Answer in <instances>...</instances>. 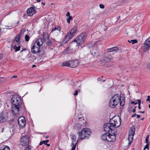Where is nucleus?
<instances>
[{"label":"nucleus","mask_w":150,"mask_h":150,"mask_svg":"<svg viewBox=\"0 0 150 150\" xmlns=\"http://www.w3.org/2000/svg\"><path fill=\"white\" fill-rule=\"evenodd\" d=\"M12 104L11 111L13 115L18 114L19 109L22 110H25V108L21 97L18 95L14 94L13 95L11 99Z\"/></svg>","instance_id":"obj_1"},{"label":"nucleus","mask_w":150,"mask_h":150,"mask_svg":"<svg viewBox=\"0 0 150 150\" xmlns=\"http://www.w3.org/2000/svg\"><path fill=\"white\" fill-rule=\"evenodd\" d=\"M125 101L124 98L122 100L121 99L120 95L115 94L110 99L109 106L112 108H114L120 103V105L123 106L125 105Z\"/></svg>","instance_id":"obj_2"},{"label":"nucleus","mask_w":150,"mask_h":150,"mask_svg":"<svg viewBox=\"0 0 150 150\" xmlns=\"http://www.w3.org/2000/svg\"><path fill=\"white\" fill-rule=\"evenodd\" d=\"M86 38V34L85 33H81L75 39L72 41L71 44L75 43L76 46H78V47L81 48L85 45L84 41Z\"/></svg>","instance_id":"obj_3"},{"label":"nucleus","mask_w":150,"mask_h":150,"mask_svg":"<svg viewBox=\"0 0 150 150\" xmlns=\"http://www.w3.org/2000/svg\"><path fill=\"white\" fill-rule=\"evenodd\" d=\"M99 44H100V42L97 40L95 42L90 43L88 44L92 55L94 56L96 55L97 56L99 55L98 49V45Z\"/></svg>","instance_id":"obj_4"},{"label":"nucleus","mask_w":150,"mask_h":150,"mask_svg":"<svg viewBox=\"0 0 150 150\" xmlns=\"http://www.w3.org/2000/svg\"><path fill=\"white\" fill-rule=\"evenodd\" d=\"M36 40L34 44L31 47V52L33 54H36L38 53V54H39V57H42V55L45 54V51L43 50L42 51L40 50L39 47H36L35 46H37L38 45H40V43H41V41L39 40Z\"/></svg>","instance_id":"obj_5"},{"label":"nucleus","mask_w":150,"mask_h":150,"mask_svg":"<svg viewBox=\"0 0 150 150\" xmlns=\"http://www.w3.org/2000/svg\"><path fill=\"white\" fill-rule=\"evenodd\" d=\"M91 132L90 129L85 128L83 129L81 132H79L78 134L80 139H88L90 136Z\"/></svg>","instance_id":"obj_6"},{"label":"nucleus","mask_w":150,"mask_h":150,"mask_svg":"<svg viewBox=\"0 0 150 150\" xmlns=\"http://www.w3.org/2000/svg\"><path fill=\"white\" fill-rule=\"evenodd\" d=\"M77 27L75 26L67 34V35L64 38V40L63 41H65L64 42L65 43L67 42L75 35L77 31Z\"/></svg>","instance_id":"obj_7"},{"label":"nucleus","mask_w":150,"mask_h":150,"mask_svg":"<svg viewBox=\"0 0 150 150\" xmlns=\"http://www.w3.org/2000/svg\"><path fill=\"white\" fill-rule=\"evenodd\" d=\"M21 143L23 146H29L30 144V141L29 136L27 135L22 136L21 139Z\"/></svg>","instance_id":"obj_8"},{"label":"nucleus","mask_w":150,"mask_h":150,"mask_svg":"<svg viewBox=\"0 0 150 150\" xmlns=\"http://www.w3.org/2000/svg\"><path fill=\"white\" fill-rule=\"evenodd\" d=\"M112 121L116 124V127H118L121 124V120L120 117L118 115H115L112 118L110 119V122Z\"/></svg>","instance_id":"obj_9"},{"label":"nucleus","mask_w":150,"mask_h":150,"mask_svg":"<svg viewBox=\"0 0 150 150\" xmlns=\"http://www.w3.org/2000/svg\"><path fill=\"white\" fill-rule=\"evenodd\" d=\"M144 52H146L149 49L150 47V36L144 42Z\"/></svg>","instance_id":"obj_10"},{"label":"nucleus","mask_w":150,"mask_h":150,"mask_svg":"<svg viewBox=\"0 0 150 150\" xmlns=\"http://www.w3.org/2000/svg\"><path fill=\"white\" fill-rule=\"evenodd\" d=\"M134 134V130H133L132 129H131L130 130L129 132L128 137V146H130L133 141V136Z\"/></svg>","instance_id":"obj_11"},{"label":"nucleus","mask_w":150,"mask_h":150,"mask_svg":"<svg viewBox=\"0 0 150 150\" xmlns=\"http://www.w3.org/2000/svg\"><path fill=\"white\" fill-rule=\"evenodd\" d=\"M19 126L21 128L24 127L25 125V118L23 117H20L18 120Z\"/></svg>","instance_id":"obj_12"},{"label":"nucleus","mask_w":150,"mask_h":150,"mask_svg":"<svg viewBox=\"0 0 150 150\" xmlns=\"http://www.w3.org/2000/svg\"><path fill=\"white\" fill-rule=\"evenodd\" d=\"M27 12L28 16H32L36 12V10L33 7H31L27 9Z\"/></svg>","instance_id":"obj_13"},{"label":"nucleus","mask_w":150,"mask_h":150,"mask_svg":"<svg viewBox=\"0 0 150 150\" xmlns=\"http://www.w3.org/2000/svg\"><path fill=\"white\" fill-rule=\"evenodd\" d=\"M70 67L75 68L77 67L79 65V62L77 60H70Z\"/></svg>","instance_id":"obj_14"},{"label":"nucleus","mask_w":150,"mask_h":150,"mask_svg":"<svg viewBox=\"0 0 150 150\" xmlns=\"http://www.w3.org/2000/svg\"><path fill=\"white\" fill-rule=\"evenodd\" d=\"M116 137V136L115 135H112L110 134V133H108L107 141L109 142H113L115 140Z\"/></svg>","instance_id":"obj_15"},{"label":"nucleus","mask_w":150,"mask_h":150,"mask_svg":"<svg viewBox=\"0 0 150 150\" xmlns=\"http://www.w3.org/2000/svg\"><path fill=\"white\" fill-rule=\"evenodd\" d=\"M76 50L71 46L68 47L65 50L66 52L68 53H74Z\"/></svg>","instance_id":"obj_16"},{"label":"nucleus","mask_w":150,"mask_h":150,"mask_svg":"<svg viewBox=\"0 0 150 150\" xmlns=\"http://www.w3.org/2000/svg\"><path fill=\"white\" fill-rule=\"evenodd\" d=\"M118 50V47H114L107 49V52H111L113 51H115V52H117Z\"/></svg>","instance_id":"obj_17"},{"label":"nucleus","mask_w":150,"mask_h":150,"mask_svg":"<svg viewBox=\"0 0 150 150\" xmlns=\"http://www.w3.org/2000/svg\"><path fill=\"white\" fill-rule=\"evenodd\" d=\"M6 117L1 114H0V122L3 123L6 122Z\"/></svg>","instance_id":"obj_18"},{"label":"nucleus","mask_w":150,"mask_h":150,"mask_svg":"<svg viewBox=\"0 0 150 150\" xmlns=\"http://www.w3.org/2000/svg\"><path fill=\"white\" fill-rule=\"evenodd\" d=\"M76 136L74 134L71 135V139L72 140L71 144H74V143H76Z\"/></svg>","instance_id":"obj_19"},{"label":"nucleus","mask_w":150,"mask_h":150,"mask_svg":"<svg viewBox=\"0 0 150 150\" xmlns=\"http://www.w3.org/2000/svg\"><path fill=\"white\" fill-rule=\"evenodd\" d=\"M20 38L18 36H16L15 39V40L14 41V44H17L18 45H19L21 43V41L20 40Z\"/></svg>","instance_id":"obj_20"},{"label":"nucleus","mask_w":150,"mask_h":150,"mask_svg":"<svg viewBox=\"0 0 150 150\" xmlns=\"http://www.w3.org/2000/svg\"><path fill=\"white\" fill-rule=\"evenodd\" d=\"M117 131V129L116 128H114L113 129L112 128H111V129H110V134L112 135H115L116 136V134H115V133Z\"/></svg>","instance_id":"obj_21"},{"label":"nucleus","mask_w":150,"mask_h":150,"mask_svg":"<svg viewBox=\"0 0 150 150\" xmlns=\"http://www.w3.org/2000/svg\"><path fill=\"white\" fill-rule=\"evenodd\" d=\"M70 61H65L63 62L62 65L63 67L67 66L70 67Z\"/></svg>","instance_id":"obj_22"},{"label":"nucleus","mask_w":150,"mask_h":150,"mask_svg":"<svg viewBox=\"0 0 150 150\" xmlns=\"http://www.w3.org/2000/svg\"><path fill=\"white\" fill-rule=\"evenodd\" d=\"M15 44V45L13 47V48L15 50V52H16L20 50L21 46L20 45H19L16 44V43Z\"/></svg>","instance_id":"obj_23"},{"label":"nucleus","mask_w":150,"mask_h":150,"mask_svg":"<svg viewBox=\"0 0 150 150\" xmlns=\"http://www.w3.org/2000/svg\"><path fill=\"white\" fill-rule=\"evenodd\" d=\"M61 28L60 26H57L52 29L51 30V32H52L53 31H55L56 30H58L59 31H61Z\"/></svg>","instance_id":"obj_24"},{"label":"nucleus","mask_w":150,"mask_h":150,"mask_svg":"<svg viewBox=\"0 0 150 150\" xmlns=\"http://www.w3.org/2000/svg\"><path fill=\"white\" fill-rule=\"evenodd\" d=\"M108 134V133H106L103 134L101 138L103 140H107Z\"/></svg>","instance_id":"obj_25"},{"label":"nucleus","mask_w":150,"mask_h":150,"mask_svg":"<svg viewBox=\"0 0 150 150\" xmlns=\"http://www.w3.org/2000/svg\"><path fill=\"white\" fill-rule=\"evenodd\" d=\"M39 39H40L39 40H40V41H41V43H40V45H37V46H35V47H39V48L40 49L43 43V39L41 38H39L37 40H38Z\"/></svg>","instance_id":"obj_26"},{"label":"nucleus","mask_w":150,"mask_h":150,"mask_svg":"<svg viewBox=\"0 0 150 150\" xmlns=\"http://www.w3.org/2000/svg\"><path fill=\"white\" fill-rule=\"evenodd\" d=\"M110 125V127L112 128H113L114 127H116V124L114 122H112V121L110 122V121L109 123Z\"/></svg>","instance_id":"obj_27"},{"label":"nucleus","mask_w":150,"mask_h":150,"mask_svg":"<svg viewBox=\"0 0 150 150\" xmlns=\"http://www.w3.org/2000/svg\"><path fill=\"white\" fill-rule=\"evenodd\" d=\"M1 150H10V149L8 146H5L2 147L1 148Z\"/></svg>","instance_id":"obj_28"},{"label":"nucleus","mask_w":150,"mask_h":150,"mask_svg":"<svg viewBox=\"0 0 150 150\" xmlns=\"http://www.w3.org/2000/svg\"><path fill=\"white\" fill-rule=\"evenodd\" d=\"M46 43L48 46H51L52 44V42L49 39H48L46 41Z\"/></svg>","instance_id":"obj_29"},{"label":"nucleus","mask_w":150,"mask_h":150,"mask_svg":"<svg viewBox=\"0 0 150 150\" xmlns=\"http://www.w3.org/2000/svg\"><path fill=\"white\" fill-rule=\"evenodd\" d=\"M128 42L129 43H132V44H134L135 43H137L138 41L137 40L135 39L131 40L130 41H129V40H128Z\"/></svg>","instance_id":"obj_30"},{"label":"nucleus","mask_w":150,"mask_h":150,"mask_svg":"<svg viewBox=\"0 0 150 150\" xmlns=\"http://www.w3.org/2000/svg\"><path fill=\"white\" fill-rule=\"evenodd\" d=\"M111 128H107L105 127H104V130L106 132H108V133H110V129H111Z\"/></svg>","instance_id":"obj_31"},{"label":"nucleus","mask_w":150,"mask_h":150,"mask_svg":"<svg viewBox=\"0 0 150 150\" xmlns=\"http://www.w3.org/2000/svg\"><path fill=\"white\" fill-rule=\"evenodd\" d=\"M25 40L26 42H28L30 39V37L28 35H26L25 36Z\"/></svg>","instance_id":"obj_32"},{"label":"nucleus","mask_w":150,"mask_h":150,"mask_svg":"<svg viewBox=\"0 0 150 150\" xmlns=\"http://www.w3.org/2000/svg\"><path fill=\"white\" fill-rule=\"evenodd\" d=\"M77 142L78 141H77L76 142V143H74V144H71L72 145V147L71 150H75L76 148V144H77Z\"/></svg>","instance_id":"obj_33"},{"label":"nucleus","mask_w":150,"mask_h":150,"mask_svg":"<svg viewBox=\"0 0 150 150\" xmlns=\"http://www.w3.org/2000/svg\"><path fill=\"white\" fill-rule=\"evenodd\" d=\"M137 101H138V103L139 105L138 107V108L139 109H141L140 105H141V101L139 99L137 100Z\"/></svg>","instance_id":"obj_34"},{"label":"nucleus","mask_w":150,"mask_h":150,"mask_svg":"<svg viewBox=\"0 0 150 150\" xmlns=\"http://www.w3.org/2000/svg\"><path fill=\"white\" fill-rule=\"evenodd\" d=\"M106 127L107 128H111L110 127V125L109 123H106L104 125V127Z\"/></svg>","instance_id":"obj_35"},{"label":"nucleus","mask_w":150,"mask_h":150,"mask_svg":"<svg viewBox=\"0 0 150 150\" xmlns=\"http://www.w3.org/2000/svg\"><path fill=\"white\" fill-rule=\"evenodd\" d=\"M72 17L71 16H69L68 18L67 19V22L68 23H70V20H72Z\"/></svg>","instance_id":"obj_36"},{"label":"nucleus","mask_w":150,"mask_h":150,"mask_svg":"<svg viewBox=\"0 0 150 150\" xmlns=\"http://www.w3.org/2000/svg\"><path fill=\"white\" fill-rule=\"evenodd\" d=\"M146 143L147 144H146V145L145 146V147L144 149V150H145L146 149H149V143Z\"/></svg>","instance_id":"obj_37"},{"label":"nucleus","mask_w":150,"mask_h":150,"mask_svg":"<svg viewBox=\"0 0 150 150\" xmlns=\"http://www.w3.org/2000/svg\"><path fill=\"white\" fill-rule=\"evenodd\" d=\"M4 81V79L2 77H0V83H2Z\"/></svg>","instance_id":"obj_38"},{"label":"nucleus","mask_w":150,"mask_h":150,"mask_svg":"<svg viewBox=\"0 0 150 150\" xmlns=\"http://www.w3.org/2000/svg\"><path fill=\"white\" fill-rule=\"evenodd\" d=\"M23 33L22 31H21L19 34L17 35V36L20 38L21 37Z\"/></svg>","instance_id":"obj_39"},{"label":"nucleus","mask_w":150,"mask_h":150,"mask_svg":"<svg viewBox=\"0 0 150 150\" xmlns=\"http://www.w3.org/2000/svg\"><path fill=\"white\" fill-rule=\"evenodd\" d=\"M149 135H147L146 138L145 139V141L146 143H149V142H148V139L149 138Z\"/></svg>","instance_id":"obj_40"},{"label":"nucleus","mask_w":150,"mask_h":150,"mask_svg":"<svg viewBox=\"0 0 150 150\" xmlns=\"http://www.w3.org/2000/svg\"><path fill=\"white\" fill-rule=\"evenodd\" d=\"M25 147V149H24V150H30L31 149L30 148V146H24Z\"/></svg>","instance_id":"obj_41"},{"label":"nucleus","mask_w":150,"mask_h":150,"mask_svg":"<svg viewBox=\"0 0 150 150\" xmlns=\"http://www.w3.org/2000/svg\"><path fill=\"white\" fill-rule=\"evenodd\" d=\"M43 143L45 145H46V144H47V143L49 142V140L47 139L46 140H43Z\"/></svg>","instance_id":"obj_42"},{"label":"nucleus","mask_w":150,"mask_h":150,"mask_svg":"<svg viewBox=\"0 0 150 150\" xmlns=\"http://www.w3.org/2000/svg\"><path fill=\"white\" fill-rule=\"evenodd\" d=\"M78 91L77 90H76L75 91V93L73 94V95L74 96H76L78 94Z\"/></svg>","instance_id":"obj_43"},{"label":"nucleus","mask_w":150,"mask_h":150,"mask_svg":"<svg viewBox=\"0 0 150 150\" xmlns=\"http://www.w3.org/2000/svg\"><path fill=\"white\" fill-rule=\"evenodd\" d=\"M100 8L102 9H103L104 8V6L102 4H100L99 5Z\"/></svg>","instance_id":"obj_44"},{"label":"nucleus","mask_w":150,"mask_h":150,"mask_svg":"<svg viewBox=\"0 0 150 150\" xmlns=\"http://www.w3.org/2000/svg\"><path fill=\"white\" fill-rule=\"evenodd\" d=\"M138 102H135V101H132L131 102V103L134 105H136Z\"/></svg>","instance_id":"obj_45"},{"label":"nucleus","mask_w":150,"mask_h":150,"mask_svg":"<svg viewBox=\"0 0 150 150\" xmlns=\"http://www.w3.org/2000/svg\"><path fill=\"white\" fill-rule=\"evenodd\" d=\"M67 16H68V17H69V16H70V13L69 12H68L66 14V15Z\"/></svg>","instance_id":"obj_46"},{"label":"nucleus","mask_w":150,"mask_h":150,"mask_svg":"<svg viewBox=\"0 0 150 150\" xmlns=\"http://www.w3.org/2000/svg\"><path fill=\"white\" fill-rule=\"evenodd\" d=\"M150 100V96H147V98L146 99V101H149Z\"/></svg>","instance_id":"obj_47"},{"label":"nucleus","mask_w":150,"mask_h":150,"mask_svg":"<svg viewBox=\"0 0 150 150\" xmlns=\"http://www.w3.org/2000/svg\"><path fill=\"white\" fill-rule=\"evenodd\" d=\"M125 4V2L124 1H122V2L120 4V5H123Z\"/></svg>","instance_id":"obj_48"},{"label":"nucleus","mask_w":150,"mask_h":150,"mask_svg":"<svg viewBox=\"0 0 150 150\" xmlns=\"http://www.w3.org/2000/svg\"><path fill=\"white\" fill-rule=\"evenodd\" d=\"M43 144H44L43 141H42L40 142L39 143V145L40 146L42 145Z\"/></svg>","instance_id":"obj_49"},{"label":"nucleus","mask_w":150,"mask_h":150,"mask_svg":"<svg viewBox=\"0 0 150 150\" xmlns=\"http://www.w3.org/2000/svg\"><path fill=\"white\" fill-rule=\"evenodd\" d=\"M136 115H137V114H136V113H135L134 114H133L132 115V117H134Z\"/></svg>","instance_id":"obj_50"},{"label":"nucleus","mask_w":150,"mask_h":150,"mask_svg":"<svg viewBox=\"0 0 150 150\" xmlns=\"http://www.w3.org/2000/svg\"><path fill=\"white\" fill-rule=\"evenodd\" d=\"M12 28V27H11V26L9 27V26H8L7 27V28H6V29H11Z\"/></svg>","instance_id":"obj_51"},{"label":"nucleus","mask_w":150,"mask_h":150,"mask_svg":"<svg viewBox=\"0 0 150 150\" xmlns=\"http://www.w3.org/2000/svg\"><path fill=\"white\" fill-rule=\"evenodd\" d=\"M17 77V76L15 75L13 76L11 78V79H12L13 78H16Z\"/></svg>","instance_id":"obj_52"},{"label":"nucleus","mask_w":150,"mask_h":150,"mask_svg":"<svg viewBox=\"0 0 150 150\" xmlns=\"http://www.w3.org/2000/svg\"><path fill=\"white\" fill-rule=\"evenodd\" d=\"M59 45L61 46H63V44L62 42H60L59 44Z\"/></svg>","instance_id":"obj_53"},{"label":"nucleus","mask_w":150,"mask_h":150,"mask_svg":"<svg viewBox=\"0 0 150 150\" xmlns=\"http://www.w3.org/2000/svg\"><path fill=\"white\" fill-rule=\"evenodd\" d=\"M3 58V56L1 54H0V59H1Z\"/></svg>","instance_id":"obj_54"},{"label":"nucleus","mask_w":150,"mask_h":150,"mask_svg":"<svg viewBox=\"0 0 150 150\" xmlns=\"http://www.w3.org/2000/svg\"><path fill=\"white\" fill-rule=\"evenodd\" d=\"M136 115L137 116V118H139L140 117V116L139 115Z\"/></svg>","instance_id":"obj_55"},{"label":"nucleus","mask_w":150,"mask_h":150,"mask_svg":"<svg viewBox=\"0 0 150 150\" xmlns=\"http://www.w3.org/2000/svg\"><path fill=\"white\" fill-rule=\"evenodd\" d=\"M132 112H133V113H134L135 112H136V109H134L132 110Z\"/></svg>","instance_id":"obj_56"},{"label":"nucleus","mask_w":150,"mask_h":150,"mask_svg":"<svg viewBox=\"0 0 150 150\" xmlns=\"http://www.w3.org/2000/svg\"><path fill=\"white\" fill-rule=\"evenodd\" d=\"M45 145L47 146H50V144H46Z\"/></svg>","instance_id":"obj_57"},{"label":"nucleus","mask_w":150,"mask_h":150,"mask_svg":"<svg viewBox=\"0 0 150 150\" xmlns=\"http://www.w3.org/2000/svg\"><path fill=\"white\" fill-rule=\"evenodd\" d=\"M98 80H99V81H101V78H98Z\"/></svg>","instance_id":"obj_58"},{"label":"nucleus","mask_w":150,"mask_h":150,"mask_svg":"<svg viewBox=\"0 0 150 150\" xmlns=\"http://www.w3.org/2000/svg\"><path fill=\"white\" fill-rule=\"evenodd\" d=\"M4 130V128H3L2 129V130L1 131V132H3Z\"/></svg>","instance_id":"obj_59"},{"label":"nucleus","mask_w":150,"mask_h":150,"mask_svg":"<svg viewBox=\"0 0 150 150\" xmlns=\"http://www.w3.org/2000/svg\"><path fill=\"white\" fill-rule=\"evenodd\" d=\"M42 4H43V5H45V3H43V2H42Z\"/></svg>","instance_id":"obj_60"},{"label":"nucleus","mask_w":150,"mask_h":150,"mask_svg":"<svg viewBox=\"0 0 150 150\" xmlns=\"http://www.w3.org/2000/svg\"><path fill=\"white\" fill-rule=\"evenodd\" d=\"M120 16H119L118 17H117V19H120Z\"/></svg>","instance_id":"obj_61"},{"label":"nucleus","mask_w":150,"mask_h":150,"mask_svg":"<svg viewBox=\"0 0 150 150\" xmlns=\"http://www.w3.org/2000/svg\"><path fill=\"white\" fill-rule=\"evenodd\" d=\"M26 49H23L22 50V51H21V52L23 51L24 50H26Z\"/></svg>","instance_id":"obj_62"},{"label":"nucleus","mask_w":150,"mask_h":150,"mask_svg":"<svg viewBox=\"0 0 150 150\" xmlns=\"http://www.w3.org/2000/svg\"><path fill=\"white\" fill-rule=\"evenodd\" d=\"M145 112V111H142L141 113H144Z\"/></svg>","instance_id":"obj_63"},{"label":"nucleus","mask_w":150,"mask_h":150,"mask_svg":"<svg viewBox=\"0 0 150 150\" xmlns=\"http://www.w3.org/2000/svg\"><path fill=\"white\" fill-rule=\"evenodd\" d=\"M141 112H142V111H139L138 112L139 113H141Z\"/></svg>","instance_id":"obj_64"}]
</instances>
